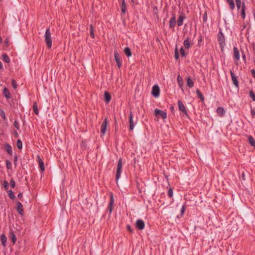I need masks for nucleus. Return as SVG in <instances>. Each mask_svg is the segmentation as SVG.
Masks as SVG:
<instances>
[{
    "label": "nucleus",
    "instance_id": "11",
    "mask_svg": "<svg viewBox=\"0 0 255 255\" xmlns=\"http://www.w3.org/2000/svg\"><path fill=\"white\" fill-rule=\"evenodd\" d=\"M176 24V16L174 14H173L172 17L171 18L169 21V26L170 28H174Z\"/></svg>",
    "mask_w": 255,
    "mask_h": 255
},
{
    "label": "nucleus",
    "instance_id": "61",
    "mask_svg": "<svg viewBox=\"0 0 255 255\" xmlns=\"http://www.w3.org/2000/svg\"><path fill=\"white\" fill-rule=\"evenodd\" d=\"M132 2L133 3H136L137 2V0H131Z\"/></svg>",
    "mask_w": 255,
    "mask_h": 255
},
{
    "label": "nucleus",
    "instance_id": "23",
    "mask_svg": "<svg viewBox=\"0 0 255 255\" xmlns=\"http://www.w3.org/2000/svg\"><path fill=\"white\" fill-rule=\"evenodd\" d=\"M227 2L229 4L231 10H233L235 9V5L234 0H227Z\"/></svg>",
    "mask_w": 255,
    "mask_h": 255
},
{
    "label": "nucleus",
    "instance_id": "55",
    "mask_svg": "<svg viewBox=\"0 0 255 255\" xmlns=\"http://www.w3.org/2000/svg\"><path fill=\"white\" fill-rule=\"evenodd\" d=\"M127 230H128L129 232H131V233L132 232V229H131V227H130L129 225H127Z\"/></svg>",
    "mask_w": 255,
    "mask_h": 255
},
{
    "label": "nucleus",
    "instance_id": "56",
    "mask_svg": "<svg viewBox=\"0 0 255 255\" xmlns=\"http://www.w3.org/2000/svg\"><path fill=\"white\" fill-rule=\"evenodd\" d=\"M17 196H18V198H19L20 199H21L22 198V193H18Z\"/></svg>",
    "mask_w": 255,
    "mask_h": 255
},
{
    "label": "nucleus",
    "instance_id": "54",
    "mask_svg": "<svg viewBox=\"0 0 255 255\" xmlns=\"http://www.w3.org/2000/svg\"><path fill=\"white\" fill-rule=\"evenodd\" d=\"M251 74L254 78H255V70L252 69L251 70Z\"/></svg>",
    "mask_w": 255,
    "mask_h": 255
},
{
    "label": "nucleus",
    "instance_id": "21",
    "mask_svg": "<svg viewBox=\"0 0 255 255\" xmlns=\"http://www.w3.org/2000/svg\"><path fill=\"white\" fill-rule=\"evenodd\" d=\"M129 129L132 130L134 128V124L132 120V113H130L129 115Z\"/></svg>",
    "mask_w": 255,
    "mask_h": 255
},
{
    "label": "nucleus",
    "instance_id": "30",
    "mask_svg": "<svg viewBox=\"0 0 255 255\" xmlns=\"http://www.w3.org/2000/svg\"><path fill=\"white\" fill-rule=\"evenodd\" d=\"M196 93L198 97L202 101H204V97L203 95L202 94V93L200 91L199 89H197Z\"/></svg>",
    "mask_w": 255,
    "mask_h": 255
},
{
    "label": "nucleus",
    "instance_id": "3",
    "mask_svg": "<svg viewBox=\"0 0 255 255\" xmlns=\"http://www.w3.org/2000/svg\"><path fill=\"white\" fill-rule=\"evenodd\" d=\"M177 105L179 110L183 113V115L186 116L188 118H189V115L188 114L187 110L182 101L178 100Z\"/></svg>",
    "mask_w": 255,
    "mask_h": 255
},
{
    "label": "nucleus",
    "instance_id": "38",
    "mask_svg": "<svg viewBox=\"0 0 255 255\" xmlns=\"http://www.w3.org/2000/svg\"><path fill=\"white\" fill-rule=\"evenodd\" d=\"M249 96L253 101H255V94L253 91H250Z\"/></svg>",
    "mask_w": 255,
    "mask_h": 255
},
{
    "label": "nucleus",
    "instance_id": "12",
    "mask_svg": "<svg viewBox=\"0 0 255 255\" xmlns=\"http://www.w3.org/2000/svg\"><path fill=\"white\" fill-rule=\"evenodd\" d=\"M16 204V210L19 214L22 215L23 214V206L19 201H17Z\"/></svg>",
    "mask_w": 255,
    "mask_h": 255
},
{
    "label": "nucleus",
    "instance_id": "18",
    "mask_svg": "<svg viewBox=\"0 0 255 255\" xmlns=\"http://www.w3.org/2000/svg\"><path fill=\"white\" fill-rule=\"evenodd\" d=\"M105 101L106 103H109L111 99V96L110 94L107 91L104 93Z\"/></svg>",
    "mask_w": 255,
    "mask_h": 255
},
{
    "label": "nucleus",
    "instance_id": "5",
    "mask_svg": "<svg viewBox=\"0 0 255 255\" xmlns=\"http://www.w3.org/2000/svg\"><path fill=\"white\" fill-rule=\"evenodd\" d=\"M160 94V89L158 85H155L152 87L151 94L155 97L157 98L159 97Z\"/></svg>",
    "mask_w": 255,
    "mask_h": 255
},
{
    "label": "nucleus",
    "instance_id": "19",
    "mask_svg": "<svg viewBox=\"0 0 255 255\" xmlns=\"http://www.w3.org/2000/svg\"><path fill=\"white\" fill-rule=\"evenodd\" d=\"M183 45L186 49H189L190 47L191 44L189 37H187L184 40Z\"/></svg>",
    "mask_w": 255,
    "mask_h": 255
},
{
    "label": "nucleus",
    "instance_id": "42",
    "mask_svg": "<svg viewBox=\"0 0 255 255\" xmlns=\"http://www.w3.org/2000/svg\"><path fill=\"white\" fill-rule=\"evenodd\" d=\"M0 115L1 117L4 120H5L6 119L4 112L3 110H0Z\"/></svg>",
    "mask_w": 255,
    "mask_h": 255
},
{
    "label": "nucleus",
    "instance_id": "48",
    "mask_svg": "<svg viewBox=\"0 0 255 255\" xmlns=\"http://www.w3.org/2000/svg\"><path fill=\"white\" fill-rule=\"evenodd\" d=\"M10 186L12 188H14L15 186V183L13 179H11L10 181Z\"/></svg>",
    "mask_w": 255,
    "mask_h": 255
},
{
    "label": "nucleus",
    "instance_id": "39",
    "mask_svg": "<svg viewBox=\"0 0 255 255\" xmlns=\"http://www.w3.org/2000/svg\"><path fill=\"white\" fill-rule=\"evenodd\" d=\"M207 17H208V16H207V11H205L204 13L203 14V21L204 23H206L207 21Z\"/></svg>",
    "mask_w": 255,
    "mask_h": 255
},
{
    "label": "nucleus",
    "instance_id": "28",
    "mask_svg": "<svg viewBox=\"0 0 255 255\" xmlns=\"http://www.w3.org/2000/svg\"><path fill=\"white\" fill-rule=\"evenodd\" d=\"M0 241H1V244H2V245L3 246V247H5V244H6V242L7 241V238H6V237L4 235V234H2L1 237H0Z\"/></svg>",
    "mask_w": 255,
    "mask_h": 255
},
{
    "label": "nucleus",
    "instance_id": "24",
    "mask_svg": "<svg viewBox=\"0 0 255 255\" xmlns=\"http://www.w3.org/2000/svg\"><path fill=\"white\" fill-rule=\"evenodd\" d=\"M3 95L4 97L7 99H9L10 98V94L7 88H4L3 89Z\"/></svg>",
    "mask_w": 255,
    "mask_h": 255
},
{
    "label": "nucleus",
    "instance_id": "17",
    "mask_svg": "<svg viewBox=\"0 0 255 255\" xmlns=\"http://www.w3.org/2000/svg\"><path fill=\"white\" fill-rule=\"evenodd\" d=\"M187 85L189 88H192L194 86V82L190 76L186 78Z\"/></svg>",
    "mask_w": 255,
    "mask_h": 255
},
{
    "label": "nucleus",
    "instance_id": "6",
    "mask_svg": "<svg viewBox=\"0 0 255 255\" xmlns=\"http://www.w3.org/2000/svg\"><path fill=\"white\" fill-rule=\"evenodd\" d=\"M154 115L155 116H160L163 119H165L167 118V114L165 112L156 109L154 110Z\"/></svg>",
    "mask_w": 255,
    "mask_h": 255
},
{
    "label": "nucleus",
    "instance_id": "7",
    "mask_svg": "<svg viewBox=\"0 0 255 255\" xmlns=\"http://www.w3.org/2000/svg\"><path fill=\"white\" fill-rule=\"evenodd\" d=\"M108 125V119L106 118L103 121L101 126V132L102 134V135H104L106 132L107 127Z\"/></svg>",
    "mask_w": 255,
    "mask_h": 255
},
{
    "label": "nucleus",
    "instance_id": "4",
    "mask_svg": "<svg viewBox=\"0 0 255 255\" xmlns=\"http://www.w3.org/2000/svg\"><path fill=\"white\" fill-rule=\"evenodd\" d=\"M123 167V160L122 158H120L118 161L116 173V180L117 182L119 179L120 178L121 174L122 172V169Z\"/></svg>",
    "mask_w": 255,
    "mask_h": 255
},
{
    "label": "nucleus",
    "instance_id": "62",
    "mask_svg": "<svg viewBox=\"0 0 255 255\" xmlns=\"http://www.w3.org/2000/svg\"><path fill=\"white\" fill-rule=\"evenodd\" d=\"M15 135L16 136H18V133H17V132L16 131H15Z\"/></svg>",
    "mask_w": 255,
    "mask_h": 255
},
{
    "label": "nucleus",
    "instance_id": "34",
    "mask_svg": "<svg viewBox=\"0 0 255 255\" xmlns=\"http://www.w3.org/2000/svg\"><path fill=\"white\" fill-rule=\"evenodd\" d=\"M168 186L169 187V188L168 190L167 194H168V196L170 198H172L173 197V189L170 187V185L169 184Z\"/></svg>",
    "mask_w": 255,
    "mask_h": 255
},
{
    "label": "nucleus",
    "instance_id": "36",
    "mask_svg": "<svg viewBox=\"0 0 255 255\" xmlns=\"http://www.w3.org/2000/svg\"><path fill=\"white\" fill-rule=\"evenodd\" d=\"M7 192H8V196L10 199L13 200L15 198V196H14L13 192H12V190H9V191H8Z\"/></svg>",
    "mask_w": 255,
    "mask_h": 255
},
{
    "label": "nucleus",
    "instance_id": "59",
    "mask_svg": "<svg viewBox=\"0 0 255 255\" xmlns=\"http://www.w3.org/2000/svg\"><path fill=\"white\" fill-rule=\"evenodd\" d=\"M0 69H2V65L0 61Z\"/></svg>",
    "mask_w": 255,
    "mask_h": 255
},
{
    "label": "nucleus",
    "instance_id": "2",
    "mask_svg": "<svg viewBox=\"0 0 255 255\" xmlns=\"http://www.w3.org/2000/svg\"><path fill=\"white\" fill-rule=\"evenodd\" d=\"M51 32L50 31V28L48 27L46 29L44 37H45V41L46 44V46L48 48L50 49L51 47L52 46V38L51 36Z\"/></svg>",
    "mask_w": 255,
    "mask_h": 255
},
{
    "label": "nucleus",
    "instance_id": "31",
    "mask_svg": "<svg viewBox=\"0 0 255 255\" xmlns=\"http://www.w3.org/2000/svg\"><path fill=\"white\" fill-rule=\"evenodd\" d=\"M33 112L35 115H38L39 114V111L38 109V106L36 103H34L33 105Z\"/></svg>",
    "mask_w": 255,
    "mask_h": 255
},
{
    "label": "nucleus",
    "instance_id": "22",
    "mask_svg": "<svg viewBox=\"0 0 255 255\" xmlns=\"http://www.w3.org/2000/svg\"><path fill=\"white\" fill-rule=\"evenodd\" d=\"M245 10H246L245 3V2H243V5L242 6V8H241V14L243 19H245L246 17Z\"/></svg>",
    "mask_w": 255,
    "mask_h": 255
},
{
    "label": "nucleus",
    "instance_id": "52",
    "mask_svg": "<svg viewBox=\"0 0 255 255\" xmlns=\"http://www.w3.org/2000/svg\"><path fill=\"white\" fill-rule=\"evenodd\" d=\"M12 242H13V244H14L16 241V237H15V235L13 234L12 235Z\"/></svg>",
    "mask_w": 255,
    "mask_h": 255
},
{
    "label": "nucleus",
    "instance_id": "41",
    "mask_svg": "<svg viewBox=\"0 0 255 255\" xmlns=\"http://www.w3.org/2000/svg\"><path fill=\"white\" fill-rule=\"evenodd\" d=\"M237 5V7L238 9H240L241 8H242L241 6V0H235Z\"/></svg>",
    "mask_w": 255,
    "mask_h": 255
},
{
    "label": "nucleus",
    "instance_id": "1",
    "mask_svg": "<svg viewBox=\"0 0 255 255\" xmlns=\"http://www.w3.org/2000/svg\"><path fill=\"white\" fill-rule=\"evenodd\" d=\"M217 40L219 43L221 51H224L225 46L226 45L225 36L222 32L221 28L219 29V32L217 34Z\"/></svg>",
    "mask_w": 255,
    "mask_h": 255
},
{
    "label": "nucleus",
    "instance_id": "29",
    "mask_svg": "<svg viewBox=\"0 0 255 255\" xmlns=\"http://www.w3.org/2000/svg\"><path fill=\"white\" fill-rule=\"evenodd\" d=\"M177 80L179 86L180 88H182L183 85V80L182 78L180 75H178L177 76Z\"/></svg>",
    "mask_w": 255,
    "mask_h": 255
},
{
    "label": "nucleus",
    "instance_id": "25",
    "mask_svg": "<svg viewBox=\"0 0 255 255\" xmlns=\"http://www.w3.org/2000/svg\"><path fill=\"white\" fill-rule=\"evenodd\" d=\"M127 10L125 0H122L121 4V11L123 14H125Z\"/></svg>",
    "mask_w": 255,
    "mask_h": 255
},
{
    "label": "nucleus",
    "instance_id": "60",
    "mask_svg": "<svg viewBox=\"0 0 255 255\" xmlns=\"http://www.w3.org/2000/svg\"><path fill=\"white\" fill-rule=\"evenodd\" d=\"M17 157H16V156H15V157H14V162H16V161H17Z\"/></svg>",
    "mask_w": 255,
    "mask_h": 255
},
{
    "label": "nucleus",
    "instance_id": "14",
    "mask_svg": "<svg viewBox=\"0 0 255 255\" xmlns=\"http://www.w3.org/2000/svg\"><path fill=\"white\" fill-rule=\"evenodd\" d=\"M234 57L236 60H239L240 58V52L237 47L233 48Z\"/></svg>",
    "mask_w": 255,
    "mask_h": 255
},
{
    "label": "nucleus",
    "instance_id": "47",
    "mask_svg": "<svg viewBox=\"0 0 255 255\" xmlns=\"http://www.w3.org/2000/svg\"><path fill=\"white\" fill-rule=\"evenodd\" d=\"M14 127L17 129H19V123L17 121H15L14 122Z\"/></svg>",
    "mask_w": 255,
    "mask_h": 255
},
{
    "label": "nucleus",
    "instance_id": "50",
    "mask_svg": "<svg viewBox=\"0 0 255 255\" xmlns=\"http://www.w3.org/2000/svg\"><path fill=\"white\" fill-rule=\"evenodd\" d=\"M202 41H203L202 36L201 35H200L198 39V44L199 45H201V43L202 42Z\"/></svg>",
    "mask_w": 255,
    "mask_h": 255
},
{
    "label": "nucleus",
    "instance_id": "43",
    "mask_svg": "<svg viewBox=\"0 0 255 255\" xmlns=\"http://www.w3.org/2000/svg\"><path fill=\"white\" fill-rule=\"evenodd\" d=\"M6 166L8 169H10L11 168V163L9 160L6 161Z\"/></svg>",
    "mask_w": 255,
    "mask_h": 255
},
{
    "label": "nucleus",
    "instance_id": "64",
    "mask_svg": "<svg viewBox=\"0 0 255 255\" xmlns=\"http://www.w3.org/2000/svg\"><path fill=\"white\" fill-rule=\"evenodd\" d=\"M253 48H254V49H255V45H254L253 46Z\"/></svg>",
    "mask_w": 255,
    "mask_h": 255
},
{
    "label": "nucleus",
    "instance_id": "49",
    "mask_svg": "<svg viewBox=\"0 0 255 255\" xmlns=\"http://www.w3.org/2000/svg\"><path fill=\"white\" fill-rule=\"evenodd\" d=\"M3 186L4 187V188L7 190L8 189V182L6 181V180H4L3 181Z\"/></svg>",
    "mask_w": 255,
    "mask_h": 255
},
{
    "label": "nucleus",
    "instance_id": "20",
    "mask_svg": "<svg viewBox=\"0 0 255 255\" xmlns=\"http://www.w3.org/2000/svg\"><path fill=\"white\" fill-rule=\"evenodd\" d=\"M4 148L8 154H9L10 155L12 154V148L8 143H5L4 144Z\"/></svg>",
    "mask_w": 255,
    "mask_h": 255
},
{
    "label": "nucleus",
    "instance_id": "45",
    "mask_svg": "<svg viewBox=\"0 0 255 255\" xmlns=\"http://www.w3.org/2000/svg\"><path fill=\"white\" fill-rule=\"evenodd\" d=\"M137 188L138 189L139 193L141 194V197H142V187H140L139 183L138 182H137Z\"/></svg>",
    "mask_w": 255,
    "mask_h": 255
},
{
    "label": "nucleus",
    "instance_id": "63",
    "mask_svg": "<svg viewBox=\"0 0 255 255\" xmlns=\"http://www.w3.org/2000/svg\"><path fill=\"white\" fill-rule=\"evenodd\" d=\"M242 177L244 178V173H243L242 174Z\"/></svg>",
    "mask_w": 255,
    "mask_h": 255
},
{
    "label": "nucleus",
    "instance_id": "8",
    "mask_svg": "<svg viewBox=\"0 0 255 255\" xmlns=\"http://www.w3.org/2000/svg\"><path fill=\"white\" fill-rule=\"evenodd\" d=\"M230 74H231L232 80L233 81V83L234 85L236 88H239V81L238 80L237 77L235 75V74L232 70H230Z\"/></svg>",
    "mask_w": 255,
    "mask_h": 255
},
{
    "label": "nucleus",
    "instance_id": "26",
    "mask_svg": "<svg viewBox=\"0 0 255 255\" xmlns=\"http://www.w3.org/2000/svg\"><path fill=\"white\" fill-rule=\"evenodd\" d=\"M248 141L252 146L255 147V140L252 136H249Z\"/></svg>",
    "mask_w": 255,
    "mask_h": 255
},
{
    "label": "nucleus",
    "instance_id": "58",
    "mask_svg": "<svg viewBox=\"0 0 255 255\" xmlns=\"http://www.w3.org/2000/svg\"><path fill=\"white\" fill-rule=\"evenodd\" d=\"M243 59L245 61L246 60V55L245 54H244L243 55Z\"/></svg>",
    "mask_w": 255,
    "mask_h": 255
},
{
    "label": "nucleus",
    "instance_id": "15",
    "mask_svg": "<svg viewBox=\"0 0 255 255\" xmlns=\"http://www.w3.org/2000/svg\"><path fill=\"white\" fill-rule=\"evenodd\" d=\"M114 202V197L113 195L112 194L110 197V201L108 205V210H109L110 213H111L113 211Z\"/></svg>",
    "mask_w": 255,
    "mask_h": 255
},
{
    "label": "nucleus",
    "instance_id": "35",
    "mask_svg": "<svg viewBox=\"0 0 255 255\" xmlns=\"http://www.w3.org/2000/svg\"><path fill=\"white\" fill-rule=\"evenodd\" d=\"M90 34L91 36L94 38L95 37V35L94 33V28L92 24L90 25Z\"/></svg>",
    "mask_w": 255,
    "mask_h": 255
},
{
    "label": "nucleus",
    "instance_id": "27",
    "mask_svg": "<svg viewBox=\"0 0 255 255\" xmlns=\"http://www.w3.org/2000/svg\"><path fill=\"white\" fill-rule=\"evenodd\" d=\"M217 112L221 116H223L225 114V110L223 107H218L217 109Z\"/></svg>",
    "mask_w": 255,
    "mask_h": 255
},
{
    "label": "nucleus",
    "instance_id": "44",
    "mask_svg": "<svg viewBox=\"0 0 255 255\" xmlns=\"http://www.w3.org/2000/svg\"><path fill=\"white\" fill-rule=\"evenodd\" d=\"M11 84H12V86L13 88L14 89H16L17 88V85L16 81L14 79H12V80H11Z\"/></svg>",
    "mask_w": 255,
    "mask_h": 255
},
{
    "label": "nucleus",
    "instance_id": "9",
    "mask_svg": "<svg viewBox=\"0 0 255 255\" xmlns=\"http://www.w3.org/2000/svg\"><path fill=\"white\" fill-rule=\"evenodd\" d=\"M114 57L118 67L120 68L122 66V60L121 56L117 51H114Z\"/></svg>",
    "mask_w": 255,
    "mask_h": 255
},
{
    "label": "nucleus",
    "instance_id": "57",
    "mask_svg": "<svg viewBox=\"0 0 255 255\" xmlns=\"http://www.w3.org/2000/svg\"><path fill=\"white\" fill-rule=\"evenodd\" d=\"M170 110L171 112L172 113H173V112H174V107L173 106H171V107H170Z\"/></svg>",
    "mask_w": 255,
    "mask_h": 255
},
{
    "label": "nucleus",
    "instance_id": "16",
    "mask_svg": "<svg viewBox=\"0 0 255 255\" xmlns=\"http://www.w3.org/2000/svg\"><path fill=\"white\" fill-rule=\"evenodd\" d=\"M135 227L139 230L143 229V221L141 220H138L136 222Z\"/></svg>",
    "mask_w": 255,
    "mask_h": 255
},
{
    "label": "nucleus",
    "instance_id": "40",
    "mask_svg": "<svg viewBox=\"0 0 255 255\" xmlns=\"http://www.w3.org/2000/svg\"><path fill=\"white\" fill-rule=\"evenodd\" d=\"M179 58V54L177 46L175 49V58L176 60H178Z\"/></svg>",
    "mask_w": 255,
    "mask_h": 255
},
{
    "label": "nucleus",
    "instance_id": "46",
    "mask_svg": "<svg viewBox=\"0 0 255 255\" xmlns=\"http://www.w3.org/2000/svg\"><path fill=\"white\" fill-rule=\"evenodd\" d=\"M180 53H181V55L182 57H185L186 56V54H185V50L183 48V47H182L180 49Z\"/></svg>",
    "mask_w": 255,
    "mask_h": 255
},
{
    "label": "nucleus",
    "instance_id": "10",
    "mask_svg": "<svg viewBox=\"0 0 255 255\" xmlns=\"http://www.w3.org/2000/svg\"><path fill=\"white\" fill-rule=\"evenodd\" d=\"M186 18V16L184 13H182L179 16L178 19L177 21V24L178 26H181L183 24V21Z\"/></svg>",
    "mask_w": 255,
    "mask_h": 255
},
{
    "label": "nucleus",
    "instance_id": "37",
    "mask_svg": "<svg viewBox=\"0 0 255 255\" xmlns=\"http://www.w3.org/2000/svg\"><path fill=\"white\" fill-rule=\"evenodd\" d=\"M17 147L18 149H21L22 147V141L20 139H18L17 140L16 143Z\"/></svg>",
    "mask_w": 255,
    "mask_h": 255
},
{
    "label": "nucleus",
    "instance_id": "51",
    "mask_svg": "<svg viewBox=\"0 0 255 255\" xmlns=\"http://www.w3.org/2000/svg\"><path fill=\"white\" fill-rule=\"evenodd\" d=\"M185 209L186 207L184 205H183L181 209V214L182 215L184 213Z\"/></svg>",
    "mask_w": 255,
    "mask_h": 255
},
{
    "label": "nucleus",
    "instance_id": "33",
    "mask_svg": "<svg viewBox=\"0 0 255 255\" xmlns=\"http://www.w3.org/2000/svg\"><path fill=\"white\" fill-rule=\"evenodd\" d=\"M2 59L3 61L6 62V63H9L10 62V59L7 55L6 54H3L2 55Z\"/></svg>",
    "mask_w": 255,
    "mask_h": 255
},
{
    "label": "nucleus",
    "instance_id": "32",
    "mask_svg": "<svg viewBox=\"0 0 255 255\" xmlns=\"http://www.w3.org/2000/svg\"><path fill=\"white\" fill-rule=\"evenodd\" d=\"M124 52L128 57H130L131 55V52L129 47H127L125 48Z\"/></svg>",
    "mask_w": 255,
    "mask_h": 255
},
{
    "label": "nucleus",
    "instance_id": "13",
    "mask_svg": "<svg viewBox=\"0 0 255 255\" xmlns=\"http://www.w3.org/2000/svg\"><path fill=\"white\" fill-rule=\"evenodd\" d=\"M37 161L39 164V167L40 168V170L42 172H43L45 170V167L44 165V162H43L42 159L39 156H37Z\"/></svg>",
    "mask_w": 255,
    "mask_h": 255
},
{
    "label": "nucleus",
    "instance_id": "53",
    "mask_svg": "<svg viewBox=\"0 0 255 255\" xmlns=\"http://www.w3.org/2000/svg\"><path fill=\"white\" fill-rule=\"evenodd\" d=\"M251 114L253 118H255V111L254 110H251Z\"/></svg>",
    "mask_w": 255,
    "mask_h": 255
}]
</instances>
